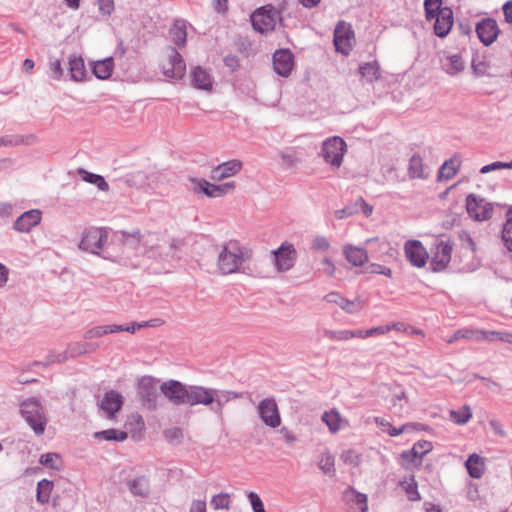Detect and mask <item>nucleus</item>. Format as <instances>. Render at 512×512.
Listing matches in <instances>:
<instances>
[{"instance_id":"f257e3e1","label":"nucleus","mask_w":512,"mask_h":512,"mask_svg":"<svg viewBox=\"0 0 512 512\" xmlns=\"http://www.w3.org/2000/svg\"><path fill=\"white\" fill-rule=\"evenodd\" d=\"M238 398H240V394L236 391L219 390L201 385H189L186 405L207 406L216 416L222 419L224 405Z\"/></svg>"},{"instance_id":"f03ea898","label":"nucleus","mask_w":512,"mask_h":512,"mask_svg":"<svg viewBox=\"0 0 512 512\" xmlns=\"http://www.w3.org/2000/svg\"><path fill=\"white\" fill-rule=\"evenodd\" d=\"M252 257L251 250L242 246L239 242L231 240L225 243L219 254L217 267L224 274H232L241 271L242 265Z\"/></svg>"},{"instance_id":"7ed1b4c3","label":"nucleus","mask_w":512,"mask_h":512,"mask_svg":"<svg viewBox=\"0 0 512 512\" xmlns=\"http://www.w3.org/2000/svg\"><path fill=\"white\" fill-rule=\"evenodd\" d=\"M20 412L34 433L38 436L45 431L47 419L40 401L36 398H29L21 403Z\"/></svg>"},{"instance_id":"20e7f679","label":"nucleus","mask_w":512,"mask_h":512,"mask_svg":"<svg viewBox=\"0 0 512 512\" xmlns=\"http://www.w3.org/2000/svg\"><path fill=\"white\" fill-rule=\"evenodd\" d=\"M161 70L167 77L181 79L186 72V64L179 52L172 46L162 51Z\"/></svg>"},{"instance_id":"39448f33","label":"nucleus","mask_w":512,"mask_h":512,"mask_svg":"<svg viewBox=\"0 0 512 512\" xmlns=\"http://www.w3.org/2000/svg\"><path fill=\"white\" fill-rule=\"evenodd\" d=\"M346 151V142L339 136H332L322 143L321 155L327 164L338 169L342 165Z\"/></svg>"},{"instance_id":"423d86ee","label":"nucleus","mask_w":512,"mask_h":512,"mask_svg":"<svg viewBox=\"0 0 512 512\" xmlns=\"http://www.w3.org/2000/svg\"><path fill=\"white\" fill-rule=\"evenodd\" d=\"M279 20V12L272 6L261 7L251 15L253 28L260 33L274 30Z\"/></svg>"},{"instance_id":"0eeeda50","label":"nucleus","mask_w":512,"mask_h":512,"mask_svg":"<svg viewBox=\"0 0 512 512\" xmlns=\"http://www.w3.org/2000/svg\"><path fill=\"white\" fill-rule=\"evenodd\" d=\"M192 184L191 190L195 194L203 193L210 198H218L232 192L236 185L234 181L226 182L223 184H212L205 179L190 178Z\"/></svg>"},{"instance_id":"6e6552de","label":"nucleus","mask_w":512,"mask_h":512,"mask_svg":"<svg viewBox=\"0 0 512 512\" xmlns=\"http://www.w3.org/2000/svg\"><path fill=\"white\" fill-rule=\"evenodd\" d=\"M158 383L159 380L151 376H143L138 381V396L148 410H156L158 407Z\"/></svg>"},{"instance_id":"1a4fd4ad","label":"nucleus","mask_w":512,"mask_h":512,"mask_svg":"<svg viewBox=\"0 0 512 512\" xmlns=\"http://www.w3.org/2000/svg\"><path fill=\"white\" fill-rule=\"evenodd\" d=\"M272 258L276 271L284 273L294 267L297 260V251L293 244L284 242L272 251Z\"/></svg>"},{"instance_id":"9d476101","label":"nucleus","mask_w":512,"mask_h":512,"mask_svg":"<svg viewBox=\"0 0 512 512\" xmlns=\"http://www.w3.org/2000/svg\"><path fill=\"white\" fill-rule=\"evenodd\" d=\"M188 386L181 381L170 379L160 384L159 391L169 403L181 406L187 404Z\"/></svg>"},{"instance_id":"9b49d317","label":"nucleus","mask_w":512,"mask_h":512,"mask_svg":"<svg viewBox=\"0 0 512 512\" xmlns=\"http://www.w3.org/2000/svg\"><path fill=\"white\" fill-rule=\"evenodd\" d=\"M333 42L337 52L348 55L355 43V35L351 24L343 20L339 21L334 30Z\"/></svg>"},{"instance_id":"f8f14e48","label":"nucleus","mask_w":512,"mask_h":512,"mask_svg":"<svg viewBox=\"0 0 512 512\" xmlns=\"http://www.w3.org/2000/svg\"><path fill=\"white\" fill-rule=\"evenodd\" d=\"M107 238L108 233L106 229L91 227L83 232L79 248L83 251L98 254Z\"/></svg>"},{"instance_id":"ddd939ff","label":"nucleus","mask_w":512,"mask_h":512,"mask_svg":"<svg viewBox=\"0 0 512 512\" xmlns=\"http://www.w3.org/2000/svg\"><path fill=\"white\" fill-rule=\"evenodd\" d=\"M453 243L450 240H440L435 243L431 256V268L434 272H440L447 268L451 261Z\"/></svg>"},{"instance_id":"4468645a","label":"nucleus","mask_w":512,"mask_h":512,"mask_svg":"<svg viewBox=\"0 0 512 512\" xmlns=\"http://www.w3.org/2000/svg\"><path fill=\"white\" fill-rule=\"evenodd\" d=\"M257 413L266 426L275 429L281 425V415L274 398L261 400L257 405Z\"/></svg>"},{"instance_id":"2eb2a0df","label":"nucleus","mask_w":512,"mask_h":512,"mask_svg":"<svg viewBox=\"0 0 512 512\" xmlns=\"http://www.w3.org/2000/svg\"><path fill=\"white\" fill-rule=\"evenodd\" d=\"M98 348V345L87 343V342H76L68 346L67 352L64 353H52L47 357L45 362H35L34 365L48 366L51 363L63 362L67 359V353L70 357H77L85 353L94 352Z\"/></svg>"},{"instance_id":"dca6fc26","label":"nucleus","mask_w":512,"mask_h":512,"mask_svg":"<svg viewBox=\"0 0 512 512\" xmlns=\"http://www.w3.org/2000/svg\"><path fill=\"white\" fill-rule=\"evenodd\" d=\"M466 209L469 216L476 221H485L492 217V204L483 198H477L474 194H470L466 198Z\"/></svg>"},{"instance_id":"f3484780","label":"nucleus","mask_w":512,"mask_h":512,"mask_svg":"<svg viewBox=\"0 0 512 512\" xmlns=\"http://www.w3.org/2000/svg\"><path fill=\"white\" fill-rule=\"evenodd\" d=\"M404 253L409 263L417 268H423L429 259L426 248L419 240L406 241L404 244Z\"/></svg>"},{"instance_id":"a211bd4d","label":"nucleus","mask_w":512,"mask_h":512,"mask_svg":"<svg viewBox=\"0 0 512 512\" xmlns=\"http://www.w3.org/2000/svg\"><path fill=\"white\" fill-rule=\"evenodd\" d=\"M475 31L479 40L489 46L494 43L500 33V29L495 19L484 18L476 24Z\"/></svg>"},{"instance_id":"6ab92c4d","label":"nucleus","mask_w":512,"mask_h":512,"mask_svg":"<svg viewBox=\"0 0 512 512\" xmlns=\"http://www.w3.org/2000/svg\"><path fill=\"white\" fill-rule=\"evenodd\" d=\"M383 388L387 389L389 392L388 398L391 409L398 414L404 412L409 404L405 389L399 384L383 385Z\"/></svg>"},{"instance_id":"aec40b11","label":"nucleus","mask_w":512,"mask_h":512,"mask_svg":"<svg viewBox=\"0 0 512 512\" xmlns=\"http://www.w3.org/2000/svg\"><path fill=\"white\" fill-rule=\"evenodd\" d=\"M328 303L338 305L343 311L349 314H356L363 309L364 303L361 299L348 300L337 292H331L324 296Z\"/></svg>"},{"instance_id":"412c9836","label":"nucleus","mask_w":512,"mask_h":512,"mask_svg":"<svg viewBox=\"0 0 512 512\" xmlns=\"http://www.w3.org/2000/svg\"><path fill=\"white\" fill-rule=\"evenodd\" d=\"M293 55L288 49L277 50L273 55V67L275 72L287 77L293 69Z\"/></svg>"},{"instance_id":"4be33fe9","label":"nucleus","mask_w":512,"mask_h":512,"mask_svg":"<svg viewBox=\"0 0 512 512\" xmlns=\"http://www.w3.org/2000/svg\"><path fill=\"white\" fill-rule=\"evenodd\" d=\"M242 166L243 164L240 160H229L212 168L210 178L214 181H222L239 173Z\"/></svg>"},{"instance_id":"5701e85b","label":"nucleus","mask_w":512,"mask_h":512,"mask_svg":"<svg viewBox=\"0 0 512 512\" xmlns=\"http://www.w3.org/2000/svg\"><path fill=\"white\" fill-rule=\"evenodd\" d=\"M123 405V397L117 391L111 390L105 393L100 402V409L109 419H112Z\"/></svg>"},{"instance_id":"b1692460","label":"nucleus","mask_w":512,"mask_h":512,"mask_svg":"<svg viewBox=\"0 0 512 512\" xmlns=\"http://www.w3.org/2000/svg\"><path fill=\"white\" fill-rule=\"evenodd\" d=\"M454 22L453 11L450 7H443L438 11L437 19L434 23V32L438 37H446Z\"/></svg>"},{"instance_id":"393cba45","label":"nucleus","mask_w":512,"mask_h":512,"mask_svg":"<svg viewBox=\"0 0 512 512\" xmlns=\"http://www.w3.org/2000/svg\"><path fill=\"white\" fill-rule=\"evenodd\" d=\"M433 445L429 441H418L410 450H405L401 453V458L408 463L420 464L422 458L429 453Z\"/></svg>"},{"instance_id":"a878e982","label":"nucleus","mask_w":512,"mask_h":512,"mask_svg":"<svg viewBox=\"0 0 512 512\" xmlns=\"http://www.w3.org/2000/svg\"><path fill=\"white\" fill-rule=\"evenodd\" d=\"M41 221V212L32 209L24 212L19 216L13 224V228L21 233H28L33 227L37 226Z\"/></svg>"},{"instance_id":"bb28decb","label":"nucleus","mask_w":512,"mask_h":512,"mask_svg":"<svg viewBox=\"0 0 512 512\" xmlns=\"http://www.w3.org/2000/svg\"><path fill=\"white\" fill-rule=\"evenodd\" d=\"M441 69L450 76H456L464 71L465 63L460 54H443L440 57Z\"/></svg>"},{"instance_id":"cd10ccee","label":"nucleus","mask_w":512,"mask_h":512,"mask_svg":"<svg viewBox=\"0 0 512 512\" xmlns=\"http://www.w3.org/2000/svg\"><path fill=\"white\" fill-rule=\"evenodd\" d=\"M343 254L346 260L353 266L360 267L368 262V253L366 249L351 244L343 247Z\"/></svg>"},{"instance_id":"c85d7f7f","label":"nucleus","mask_w":512,"mask_h":512,"mask_svg":"<svg viewBox=\"0 0 512 512\" xmlns=\"http://www.w3.org/2000/svg\"><path fill=\"white\" fill-rule=\"evenodd\" d=\"M321 420L328 426L331 433L335 434L347 425V421L344 420L335 408L325 411L322 414Z\"/></svg>"},{"instance_id":"c756f323","label":"nucleus","mask_w":512,"mask_h":512,"mask_svg":"<svg viewBox=\"0 0 512 512\" xmlns=\"http://www.w3.org/2000/svg\"><path fill=\"white\" fill-rule=\"evenodd\" d=\"M70 79L75 82H81L86 75L84 60L81 56L70 55L68 58Z\"/></svg>"},{"instance_id":"7c9ffc66","label":"nucleus","mask_w":512,"mask_h":512,"mask_svg":"<svg viewBox=\"0 0 512 512\" xmlns=\"http://www.w3.org/2000/svg\"><path fill=\"white\" fill-rule=\"evenodd\" d=\"M465 467L470 477L479 479L485 471V460L478 454L473 453L468 457Z\"/></svg>"},{"instance_id":"2f4dec72","label":"nucleus","mask_w":512,"mask_h":512,"mask_svg":"<svg viewBox=\"0 0 512 512\" xmlns=\"http://www.w3.org/2000/svg\"><path fill=\"white\" fill-rule=\"evenodd\" d=\"M192 83L202 90H209L212 87V80L209 73L201 67H195L192 71Z\"/></svg>"},{"instance_id":"473e14b6","label":"nucleus","mask_w":512,"mask_h":512,"mask_svg":"<svg viewBox=\"0 0 512 512\" xmlns=\"http://www.w3.org/2000/svg\"><path fill=\"white\" fill-rule=\"evenodd\" d=\"M318 467L325 475L334 477L336 474L334 455L329 451L322 452L319 456Z\"/></svg>"},{"instance_id":"72a5a7b5","label":"nucleus","mask_w":512,"mask_h":512,"mask_svg":"<svg viewBox=\"0 0 512 512\" xmlns=\"http://www.w3.org/2000/svg\"><path fill=\"white\" fill-rule=\"evenodd\" d=\"M408 174L412 179H426L428 177L424 169L423 160L419 155H413L410 158Z\"/></svg>"},{"instance_id":"f704fd0d","label":"nucleus","mask_w":512,"mask_h":512,"mask_svg":"<svg viewBox=\"0 0 512 512\" xmlns=\"http://www.w3.org/2000/svg\"><path fill=\"white\" fill-rule=\"evenodd\" d=\"M170 36L175 45L179 47L184 46L187 39L185 22L177 20L170 29Z\"/></svg>"},{"instance_id":"c9c22d12","label":"nucleus","mask_w":512,"mask_h":512,"mask_svg":"<svg viewBox=\"0 0 512 512\" xmlns=\"http://www.w3.org/2000/svg\"><path fill=\"white\" fill-rule=\"evenodd\" d=\"M37 142V137L33 134L22 136H5L0 138L1 146L33 145Z\"/></svg>"},{"instance_id":"e433bc0d","label":"nucleus","mask_w":512,"mask_h":512,"mask_svg":"<svg viewBox=\"0 0 512 512\" xmlns=\"http://www.w3.org/2000/svg\"><path fill=\"white\" fill-rule=\"evenodd\" d=\"M128 487L130 492L135 496L145 497L149 494V481L144 476L129 480Z\"/></svg>"},{"instance_id":"4c0bfd02","label":"nucleus","mask_w":512,"mask_h":512,"mask_svg":"<svg viewBox=\"0 0 512 512\" xmlns=\"http://www.w3.org/2000/svg\"><path fill=\"white\" fill-rule=\"evenodd\" d=\"M113 71V59L111 57L94 63L93 73L99 79H108Z\"/></svg>"},{"instance_id":"58836bf2","label":"nucleus","mask_w":512,"mask_h":512,"mask_svg":"<svg viewBox=\"0 0 512 512\" xmlns=\"http://www.w3.org/2000/svg\"><path fill=\"white\" fill-rule=\"evenodd\" d=\"M53 482L48 479H42L37 484L36 499L40 504H47L53 490Z\"/></svg>"},{"instance_id":"ea45409f","label":"nucleus","mask_w":512,"mask_h":512,"mask_svg":"<svg viewBox=\"0 0 512 512\" xmlns=\"http://www.w3.org/2000/svg\"><path fill=\"white\" fill-rule=\"evenodd\" d=\"M94 437L98 440H103V441L122 442L127 439L128 434L121 430L108 429V430L96 432L94 434Z\"/></svg>"},{"instance_id":"a19ab883","label":"nucleus","mask_w":512,"mask_h":512,"mask_svg":"<svg viewBox=\"0 0 512 512\" xmlns=\"http://www.w3.org/2000/svg\"><path fill=\"white\" fill-rule=\"evenodd\" d=\"M458 168H459V165L456 164V161L454 159L445 161L444 164L439 169L438 179L439 180L452 179L456 175Z\"/></svg>"},{"instance_id":"79ce46f5","label":"nucleus","mask_w":512,"mask_h":512,"mask_svg":"<svg viewBox=\"0 0 512 512\" xmlns=\"http://www.w3.org/2000/svg\"><path fill=\"white\" fill-rule=\"evenodd\" d=\"M359 72L367 82H373L379 78V67L376 62L365 63L360 66Z\"/></svg>"},{"instance_id":"37998d69","label":"nucleus","mask_w":512,"mask_h":512,"mask_svg":"<svg viewBox=\"0 0 512 512\" xmlns=\"http://www.w3.org/2000/svg\"><path fill=\"white\" fill-rule=\"evenodd\" d=\"M79 173L83 174L84 181L96 185L101 191L109 190V184L101 175L87 172L84 169H80Z\"/></svg>"},{"instance_id":"c03bdc74","label":"nucleus","mask_w":512,"mask_h":512,"mask_svg":"<svg viewBox=\"0 0 512 512\" xmlns=\"http://www.w3.org/2000/svg\"><path fill=\"white\" fill-rule=\"evenodd\" d=\"M450 418L454 423L464 425L472 418L471 408L465 405L459 410H451Z\"/></svg>"},{"instance_id":"a18cd8bd","label":"nucleus","mask_w":512,"mask_h":512,"mask_svg":"<svg viewBox=\"0 0 512 512\" xmlns=\"http://www.w3.org/2000/svg\"><path fill=\"white\" fill-rule=\"evenodd\" d=\"M502 240L506 248L512 252V207L507 212V220L503 225Z\"/></svg>"},{"instance_id":"49530a36","label":"nucleus","mask_w":512,"mask_h":512,"mask_svg":"<svg viewBox=\"0 0 512 512\" xmlns=\"http://www.w3.org/2000/svg\"><path fill=\"white\" fill-rule=\"evenodd\" d=\"M115 327L114 324L112 325H103V326H96L91 329H89L85 335V339H93V338H99L107 334L115 333L114 331Z\"/></svg>"},{"instance_id":"de8ad7c7","label":"nucleus","mask_w":512,"mask_h":512,"mask_svg":"<svg viewBox=\"0 0 512 512\" xmlns=\"http://www.w3.org/2000/svg\"><path fill=\"white\" fill-rule=\"evenodd\" d=\"M323 334L326 338L334 341H348L352 339L350 330H330L324 329Z\"/></svg>"},{"instance_id":"09e8293b","label":"nucleus","mask_w":512,"mask_h":512,"mask_svg":"<svg viewBox=\"0 0 512 512\" xmlns=\"http://www.w3.org/2000/svg\"><path fill=\"white\" fill-rule=\"evenodd\" d=\"M210 505L213 509H228L230 505V495L228 493H219L212 497Z\"/></svg>"},{"instance_id":"8fccbe9b","label":"nucleus","mask_w":512,"mask_h":512,"mask_svg":"<svg viewBox=\"0 0 512 512\" xmlns=\"http://www.w3.org/2000/svg\"><path fill=\"white\" fill-rule=\"evenodd\" d=\"M341 460L345 464H349L352 466H358L361 463V456L356 451L352 449L344 450L340 455Z\"/></svg>"},{"instance_id":"3c124183","label":"nucleus","mask_w":512,"mask_h":512,"mask_svg":"<svg viewBox=\"0 0 512 512\" xmlns=\"http://www.w3.org/2000/svg\"><path fill=\"white\" fill-rule=\"evenodd\" d=\"M165 439L172 444H179L183 440V430L179 427H173L165 431Z\"/></svg>"},{"instance_id":"603ef678","label":"nucleus","mask_w":512,"mask_h":512,"mask_svg":"<svg viewBox=\"0 0 512 512\" xmlns=\"http://www.w3.org/2000/svg\"><path fill=\"white\" fill-rule=\"evenodd\" d=\"M140 241L141 236L139 231L132 234L122 233V242L125 248H136Z\"/></svg>"},{"instance_id":"864d4df0","label":"nucleus","mask_w":512,"mask_h":512,"mask_svg":"<svg viewBox=\"0 0 512 512\" xmlns=\"http://www.w3.org/2000/svg\"><path fill=\"white\" fill-rule=\"evenodd\" d=\"M60 460V457L57 453H46L41 455L40 457V464L50 467L52 469H59L58 462Z\"/></svg>"},{"instance_id":"5fc2aeb1","label":"nucleus","mask_w":512,"mask_h":512,"mask_svg":"<svg viewBox=\"0 0 512 512\" xmlns=\"http://www.w3.org/2000/svg\"><path fill=\"white\" fill-rule=\"evenodd\" d=\"M485 330L481 329H463V339L481 342L485 341Z\"/></svg>"},{"instance_id":"6e6d98bb","label":"nucleus","mask_w":512,"mask_h":512,"mask_svg":"<svg viewBox=\"0 0 512 512\" xmlns=\"http://www.w3.org/2000/svg\"><path fill=\"white\" fill-rule=\"evenodd\" d=\"M311 247L315 251L325 252L330 248V242L325 236H316L311 243Z\"/></svg>"},{"instance_id":"4d7b16f0","label":"nucleus","mask_w":512,"mask_h":512,"mask_svg":"<svg viewBox=\"0 0 512 512\" xmlns=\"http://www.w3.org/2000/svg\"><path fill=\"white\" fill-rule=\"evenodd\" d=\"M149 323L148 322H143V323H137V322H134V323H131L129 325H117V324H114V331L115 333L116 332H129V333H135L137 329H140L142 327H146L148 326Z\"/></svg>"},{"instance_id":"13d9d810","label":"nucleus","mask_w":512,"mask_h":512,"mask_svg":"<svg viewBox=\"0 0 512 512\" xmlns=\"http://www.w3.org/2000/svg\"><path fill=\"white\" fill-rule=\"evenodd\" d=\"M510 332L506 331H487L485 330V341L493 342V341H502L506 342L508 339Z\"/></svg>"},{"instance_id":"bf43d9fd","label":"nucleus","mask_w":512,"mask_h":512,"mask_svg":"<svg viewBox=\"0 0 512 512\" xmlns=\"http://www.w3.org/2000/svg\"><path fill=\"white\" fill-rule=\"evenodd\" d=\"M249 502L252 506L253 512H266L263 502L260 499L259 495L255 492H249L247 494Z\"/></svg>"},{"instance_id":"052dcab7","label":"nucleus","mask_w":512,"mask_h":512,"mask_svg":"<svg viewBox=\"0 0 512 512\" xmlns=\"http://www.w3.org/2000/svg\"><path fill=\"white\" fill-rule=\"evenodd\" d=\"M322 268L319 269V271H322V273L328 277H333L336 272V267L333 263V261L328 258L324 257L320 262Z\"/></svg>"},{"instance_id":"680f3d73","label":"nucleus","mask_w":512,"mask_h":512,"mask_svg":"<svg viewBox=\"0 0 512 512\" xmlns=\"http://www.w3.org/2000/svg\"><path fill=\"white\" fill-rule=\"evenodd\" d=\"M459 239L461 241L462 247L469 249L471 251H475L476 245L468 231L462 230L459 232Z\"/></svg>"},{"instance_id":"e2e57ef3","label":"nucleus","mask_w":512,"mask_h":512,"mask_svg":"<svg viewBox=\"0 0 512 512\" xmlns=\"http://www.w3.org/2000/svg\"><path fill=\"white\" fill-rule=\"evenodd\" d=\"M50 70H51L52 76L55 80L62 79L63 69L61 66V61L59 59H51L50 60Z\"/></svg>"},{"instance_id":"0e129e2a","label":"nucleus","mask_w":512,"mask_h":512,"mask_svg":"<svg viewBox=\"0 0 512 512\" xmlns=\"http://www.w3.org/2000/svg\"><path fill=\"white\" fill-rule=\"evenodd\" d=\"M408 499L410 501H419L421 499L420 494L417 490V483L412 479L411 483H408L405 487Z\"/></svg>"},{"instance_id":"69168bd1","label":"nucleus","mask_w":512,"mask_h":512,"mask_svg":"<svg viewBox=\"0 0 512 512\" xmlns=\"http://www.w3.org/2000/svg\"><path fill=\"white\" fill-rule=\"evenodd\" d=\"M358 212H359V210L353 204V205L347 206L343 209L336 210L335 217L337 219H344V218L352 216Z\"/></svg>"},{"instance_id":"338daca9","label":"nucleus","mask_w":512,"mask_h":512,"mask_svg":"<svg viewBox=\"0 0 512 512\" xmlns=\"http://www.w3.org/2000/svg\"><path fill=\"white\" fill-rule=\"evenodd\" d=\"M499 169H508L507 162L496 161L491 164L485 165L480 169V173L487 174L489 172L499 170Z\"/></svg>"},{"instance_id":"774afa93","label":"nucleus","mask_w":512,"mask_h":512,"mask_svg":"<svg viewBox=\"0 0 512 512\" xmlns=\"http://www.w3.org/2000/svg\"><path fill=\"white\" fill-rule=\"evenodd\" d=\"M354 206L359 210L361 208L362 212L365 214V216L369 217L373 213V207L369 205L362 197H359L355 203Z\"/></svg>"}]
</instances>
